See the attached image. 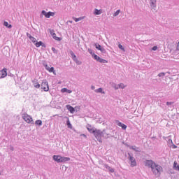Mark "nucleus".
<instances>
[{
	"label": "nucleus",
	"mask_w": 179,
	"mask_h": 179,
	"mask_svg": "<svg viewBox=\"0 0 179 179\" xmlns=\"http://www.w3.org/2000/svg\"><path fill=\"white\" fill-rule=\"evenodd\" d=\"M22 119L24 120V121H25V122H27V124H34V120H33V117L27 113H24L22 115Z\"/></svg>",
	"instance_id": "7ed1b4c3"
},
{
	"label": "nucleus",
	"mask_w": 179,
	"mask_h": 179,
	"mask_svg": "<svg viewBox=\"0 0 179 179\" xmlns=\"http://www.w3.org/2000/svg\"><path fill=\"white\" fill-rule=\"evenodd\" d=\"M52 50L53 51H55V49L54 48H52Z\"/></svg>",
	"instance_id": "37998d69"
},
{
	"label": "nucleus",
	"mask_w": 179,
	"mask_h": 179,
	"mask_svg": "<svg viewBox=\"0 0 179 179\" xmlns=\"http://www.w3.org/2000/svg\"><path fill=\"white\" fill-rule=\"evenodd\" d=\"M144 163L145 166H147V167H150L155 176H158V177H160L162 171H163V167H162V166L156 164V163H155V162L152 160H145Z\"/></svg>",
	"instance_id": "f257e3e1"
},
{
	"label": "nucleus",
	"mask_w": 179,
	"mask_h": 179,
	"mask_svg": "<svg viewBox=\"0 0 179 179\" xmlns=\"http://www.w3.org/2000/svg\"><path fill=\"white\" fill-rule=\"evenodd\" d=\"M90 54H92V56L93 57L94 59H96V61H99L100 57H99L97 55L92 53V52H90Z\"/></svg>",
	"instance_id": "f3484780"
},
{
	"label": "nucleus",
	"mask_w": 179,
	"mask_h": 179,
	"mask_svg": "<svg viewBox=\"0 0 179 179\" xmlns=\"http://www.w3.org/2000/svg\"><path fill=\"white\" fill-rule=\"evenodd\" d=\"M83 136H84L85 138H86V135H85V134H83Z\"/></svg>",
	"instance_id": "c03bdc74"
},
{
	"label": "nucleus",
	"mask_w": 179,
	"mask_h": 179,
	"mask_svg": "<svg viewBox=\"0 0 179 179\" xmlns=\"http://www.w3.org/2000/svg\"><path fill=\"white\" fill-rule=\"evenodd\" d=\"M50 34H52L53 38L55 40H56L57 41H61V40H62V38L57 37V34H55V33L50 32Z\"/></svg>",
	"instance_id": "9b49d317"
},
{
	"label": "nucleus",
	"mask_w": 179,
	"mask_h": 179,
	"mask_svg": "<svg viewBox=\"0 0 179 179\" xmlns=\"http://www.w3.org/2000/svg\"><path fill=\"white\" fill-rule=\"evenodd\" d=\"M130 149H132V150H135L136 152H138V148H136L134 147H131Z\"/></svg>",
	"instance_id": "c9c22d12"
},
{
	"label": "nucleus",
	"mask_w": 179,
	"mask_h": 179,
	"mask_svg": "<svg viewBox=\"0 0 179 179\" xmlns=\"http://www.w3.org/2000/svg\"><path fill=\"white\" fill-rule=\"evenodd\" d=\"M177 50H178V51H179V41L178 43V45H177Z\"/></svg>",
	"instance_id": "79ce46f5"
},
{
	"label": "nucleus",
	"mask_w": 179,
	"mask_h": 179,
	"mask_svg": "<svg viewBox=\"0 0 179 179\" xmlns=\"http://www.w3.org/2000/svg\"><path fill=\"white\" fill-rule=\"evenodd\" d=\"M94 135L95 138L97 139L98 138H101L103 136V132L100 130L95 129V131H94Z\"/></svg>",
	"instance_id": "6e6552de"
},
{
	"label": "nucleus",
	"mask_w": 179,
	"mask_h": 179,
	"mask_svg": "<svg viewBox=\"0 0 179 179\" xmlns=\"http://www.w3.org/2000/svg\"><path fill=\"white\" fill-rule=\"evenodd\" d=\"M87 129L90 132V134H94V132L96 131V129L92 127V125H88L87 127Z\"/></svg>",
	"instance_id": "ddd939ff"
},
{
	"label": "nucleus",
	"mask_w": 179,
	"mask_h": 179,
	"mask_svg": "<svg viewBox=\"0 0 179 179\" xmlns=\"http://www.w3.org/2000/svg\"><path fill=\"white\" fill-rule=\"evenodd\" d=\"M91 89H92V90H94V89H96V87L92 85V86L91 87Z\"/></svg>",
	"instance_id": "a19ab883"
},
{
	"label": "nucleus",
	"mask_w": 179,
	"mask_h": 179,
	"mask_svg": "<svg viewBox=\"0 0 179 179\" xmlns=\"http://www.w3.org/2000/svg\"><path fill=\"white\" fill-rule=\"evenodd\" d=\"M61 92H62V93H69V94L72 93V90H68V89H66V88H63V89H62V90H61Z\"/></svg>",
	"instance_id": "4468645a"
},
{
	"label": "nucleus",
	"mask_w": 179,
	"mask_h": 179,
	"mask_svg": "<svg viewBox=\"0 0 179 179\" xmlns=\"http://www.w3.org/2000/svg\"><path fill=\"white\" fill-rule=\"evenodd\" d=\"M51 68H50L48 65H46L45 66V70L46 71H48V72L50 71V69Z\"/></svg>",
	"instance_id": "e433bc0d"
},
{
	"label": "nucleus",
	"mask_w": 179,
	"mask_h": 179,
	"mask_svg": "<svg viewBox=\"0 0 179 179\" xmlns=\"http://www.w3.org/2000/svg\"><path fill=\"white\" fill-rule=\"evenodd\" d=\"M119 87L120 89H125L126 86L124 85V83L119 84Z\"/></svg>",
	"instance_id": "2f4dec72"
},
{
	"label": "nucleus",
	"mask_w": 179,
	"mask_h": 179,
	"mask_svg": "<svg viewBox=\"0 0 179 179\" xmlns=\"http://www.w3.org/2000/svg\"><path fill=\"white\" fill-rule=\"evenodd\" d=\"M67 121H66V124H67V127L68 128H69L70 129H72V124H71V121H69V117H66Z\"/></svg>",
	"instance_id": "2eb2a0df"
},
{
	"label": "nucleus",
	"mask_w": 179,
	"mask_h": 179,
	"mask_svg": "<svg viewBox=\"0 0 179 179\" xmlns=\"http://www.w3.org/2000/svg\"><path fill=\"white\" fill-rule=\"evenodd\" d=\"M3 26L8 27V29H12V24H9V23H8L6 21L3 22Z\"/></svg>",
	"instance_id": "a211bd4d"
},
{
	"label": "nucleus",
	"mask_w": 179,
	"mask_h": 179,
	"mask_svg": "<svg viewBox=\"0 0 179 179\" xmlns=\"http://www.w3.org/2000/svg\"><path fill=\"white\" fill-rule=\"evenodd\" d=\"M173 149H177V145H173Z\"/></svg>",
	"instance_id": "ea45409f"
},
{
	"label": "nucleus",
	"mask_w": 179,
	"mask_h": 179,
	"mask_svg": "<svg viewBox=\"0 0 179 179\" xmlns=\"http://www.w3.org/2000/svg\"><path fill=\"white\" fill-rule=\"evenodd\" d=\"M107 170H109L110 173H114V169L111 168L109 166H106Z\"/></svg>",
	"instance_id": "cd10ccee"
},
{
	"label": "nucleus",
	"mask_w": 179,
	"mask_h": 179,
	"mask_svg": "<svg viewBox=\"0 0 179 179\" xmlns=\"http://www.w3.org/2000/svg\"><path fill=\"white\" fill-rule=\"evenodd\" d=\"M41 88L44 90V92H48L50 90V87L48 86V82L47 80H43L41 85Z\"/></svg>",
	"instance_id": "20e7f679"
},
{
	"label": "nucleus",
	"mask_w": 179,
	"mask_h": 179,
	"mask_svg": "<svg viewBox=\"0 0 179 179\" xmlns=\"http://www.w3.org/2000/svg\"><path fill=\"white\" fill-rule=\"evenodd\" d=\"M75 62H76L78 65H80V64H82V62L79 60H78V59H76V60H74Z\"/></svg>",
	"instance_id": "f704fd0d"
},
{
	"label": "nucleus",
	"mask_w": 179,
	"mask_h": 179,
	"mask_svg": "<svg viewBox=\"0 0 179 179\" xmlns=\"http://www.w3.org/2000/svg\"><path fill=\"white\" fill-rule=\"evenodd\" d=\"M73 19L75 22H80V20H83V19H85V17H80L78 18L73 17Z\"/></svg>",
	"instance_id": "aec40b11"
},
{
	"label": "nucleus",
	"mask_w": 179,
	"mask_h": 179,
	"mask_svg": "<svg viewBox=\"0 0 179 179\" xmlns=\"http://www.w3.org/2000/svg\"><path fill=\"white\" fill-rule=\"evenodd\" d=\"M49 72H52L54 75H56L55 70H54V67H51L49 70Z\"/></svg>",
	"instance_id": "7c9ffc66"
},
{
	"label": "nucleus",
	"mask_w": 179,
	"mask_h": 179,
	"mask_svg": "<svg viewBox=\"0 0 179 179\" xmlns=\"http://www.w3.org/2000/svg\"><path fill=\"white\" fill-rule=\"evenodd\" d=\"M116 124L118 125V127H121L122 129H127V125L124 124L121 122L117 120Z\"/></svg>",
	"instance_id": "9d476101"
},
{
	"label": "nucleus",
	"mask_w": 179,
	"mask_h": 179,
	"mask_svg": "<svg viewBox=\"0 0 179 179\" xmlns=\"http://www.w3.org/2000/svg\"><path fill=\"white\" fill-rule=\"evenodd\" d=\"M98 62H101V64H107V60L102 59L101 57H99V59L98 60Z\"/></svg>",
	"instance_id": "412c9836"
},
{
	"label": "nucleus",
	"mask_w": 179,
	"mask_h": 179,
	"mask_svg": "<svg viewBox=\"0 0 179 179\" xmlns=\"http://www.w3.org/2000/svg\"><path fill=\"white\" fill-rule=\"evenodd\" d=\"M0 176H1V173H0Z\"/></svg>",
	"instance_id": "49530a36"
},
{
	"label": "nucleus",
	"mask_w": 179,
	"mask_h": 179,
	"mask_svg": "<svg viewBox=\"0 0 179 179\" xmlns=\"http://www.w3.org/2000/svg\"><path fill=\"white\" fill-rule=\"evenodd\" d=\"M95 48H96V50H99V51H101V52H106V49H104V48L101 47V45L99 43H95L94 44Z\"/></svg>",
	"instance_id": "1a4fd4ad"
},
{
	"label": "nucleus",
	"mask_w": 179,
	"mask_h": 179,
	"mask_svg": "<svg viewBox=\"0 0 179 179\" xmlns=\"http://www.w3.org/2000/svg\"><path fill=\"white\" fill-rule=\"evenodd\" d=\"M151 1V4L150 6L152 9H155L156 8V0H150Z\"/></svg>",
	"instance_id": "dca6fc26"
},
{
	"label": "nucleus",
	"mask_w": 179,
	"mask_h": 179,
	"mask_svg": "<svg viewBox=\"0 0 179 179\" xmlns=\"http://www.w3.org/2000/svg\"><path fill=\"white\" fill-rule=\"evenodd\" d=\"M70 23H72V21H69Z\"/></svg>",
	"instance_id": "a18cd8bd"
},
{
	"label": "nucleus",
	"mask_w": 179,
	"mask_h": 179,
	"mask_svg": "<svg viewBox=\"0 0 179 179\" xmlns=\"http://www.w3.org/2000/svg\"><path fill=\"white\" fill-rule=\"evenodd\" d=\"M173 169H174V170H178V171H179V166L177 164V162H174Z\"/></svg>",
	"instance_id": "b1692460"
},
{
	"label": "nucleus",
	"mask_w": 179,
	"mask_h": 179,
	"mask_svg": "<svg viewBox=\"0 0 179 179\" xmlns=\"http://www.w3.org/2000/svg\"><path fill=\"white\" fill-rule=\"evenodd\" d=\"M35 124H36V125L41 126V125H43V122H42L41 120H36V121L35 122Z\"/></svg>",
	"instance_id": "bb28decb"
},
{
	"label": "nucleus",
	"mask_w": 179,
	"mask_h": 179,
	"mask_svg": "<svg viewBox=\"0 0 179 179\" xmlns=\"http://www.w3.org/2000/svg\"><path fill=\"white\" fill-rule=\"evenodd\" d=\"M121 12V10H117L114 14L113 16H118L120 15V13Z\"/></svg>",
	"instance_id": "c85d7f7f"
},
{
	"label": "nucleus",
	"mask_w": 179,
	"mask_h": 179,
	"mask_svg": "<svg viewBox=\"0 0 179 179\" xmlns=\"http://www.w3.org/2000/svg\"><path fill=\"white\" fill-rule=\"evenodd\" d=\"M152 51H156V50H157V46H154L152 48Z\"/></svg>",
	"instance_id": "4c0bfd02"
},
{
	"label": "nucleus",
	"mask_w": 179,
	"mask_h": 179,
	"mask_svg": "<svg viewBox=\"0 0 179 179\" xmlns=\"http://www.w3.org/2000/svg\"><path fill=\"white\" fill-rule=\"evenodd\" d=\"M8 69H3L1 71H0V79H3V78H6L8 76Z\"/></svg>",
	"instance_id": "0eeeda50"
},
{
	"label": "nucleus",
	"mask_w": 179,
	"mask_h": 179,
	"mask_svg": "<svg viewBox=\"0 0 179 179\" xmlns=\"http://www.w3.org/2000/svg\"><path fill=\"white\" fill-rule=\"evenodd\" d=\"M36 47L38 48V47H41V45H43V42L42 41H39V42H36L35 43Z\"/></svg>",
	"instance_id": "a878e982"
},
{
	"label": "nucleus",
	"mask_w": 179,
	"mask_h": 179,
	"mask_svg": "<svg viewBox=\"0 0 179 179\" xmlns=\"http://www.w3.org/2000/svg\"><path fill=\"white\" fill-rule=\"evenodd\" d=\"M129 160L130 161V166L131 167H135L136 166V159H135V157L131 156V155L129 154Z\"/></svg>",
	"instance_id": "423d86ee"
},
{
	"label": "nucleus",
	"mask_w": 179,
	"mask_h": 179,
	"mask_svg": "<svg viewBox=\"0 0 179 179\" xmlns=\"http://www.w3.org/2000/svg\"><path fill=\"white\" fill-rule=\"evenodd\" d=\"M70 54L72 57V59H73V61H76V55H75V53H73V51H71L70 52Z\"/></svg>",
	"instance_id": "393cba45"
},
{
	"label": "nucleus",
	"mask_w": 179,
	"mask_h": 179,
	"mask_svg": "<svg viewBox=\"0 0 179 179\" xmlns=\"http://www.w3.org/2000/svg\"><path fill=\"white\" fill-rule=\"evenodd\" d=\"M118 47L120 50H122V51H125V48H124V46H122V45L119 44Z\"/></svg>",
	"instance_id": "473e14b6"
},
{
	"label": "nucleus",
	"mask_w": 179,
	"mask_h": 179,
	"mask_svg": "<svg viewBox=\"0 0 179 179\" xmlns=\"http://www.w3.org/2000/svg\"><path fill=\"white\" fill-rule=\"evenodd\" d=\"M95 93H102L103 94H104L106 92L103 91V88H99L95 90Z\"/></svg>",
	"instance_id": "6ab92c4d"
},
{
	"label": "nucleus",
	"mask_w": 179,
	"mask_h": 179,
	"mask_svg": "<svg viewBox=\"0 0 179 179\" xmlns=\"http://www.w3.org/2000/svg\"><path fill=\"white\" fill-rule=\"evenodd\" d=\"M53 160H55V162H57V163H64L65 162H69V160H71V158L62 157L61 155H54Z\"/></svg>",
	"instance_id": "f03ea898"
},
{
	"label": "nucleus",
	"mask_w": 179,
	"mask_h": 179,
	"mask_svg": "<svg viewBox=\"0 0 179 179\" xmlns=\"http://www.w3.org/2000/svg\"><path fill=\"white\" fill-rule=\"evenodd\" d=\"M165 75H166V73H159L158 74V76H159V78H162V76H165Z\"/></svg>",
	"instance_id": "72a5a7b5"
},
{
	"label": "nucleus",
	"mask_w": 179,
	"mask_h": 179,
	"mask_svg": "<svg viewBox=\"0 0 179 179\" xmlns=\"http://www.w3.org/2000/svg\"><path fill=\"white\" fill-rule=\"evenodd\" d=\"M103 13V11L101 10H94V15H101Z\"/></svg>",
	"instance_id": "4be33fe9"
},
{
	"label": "nucleus",
	"mask_w": 179,
	"mask_h": 179,
	"mask_svg": "<svg viewBox=\"0 0 179 179\" xmlns=\"http://www.w3.org/2000/svg\"><path fill=\"white\" fill-rule=\"evenodd\" d=\"M171 104H173V102H166V106H171Z\"/></svg>",
	"instance_id": "58836bf2"
},
{
	"label": "nucleus",
	"mask_w": 179,
	"mask_h": 179,
	"mask_svg": "<svg viewBox=\"0 0 179 179\" xmlns=\"http://www.w3.org/2000/svg\"><path fill=\"white\" fill-rule=\"evenodd\" d=\"M34 87H36V89H40V83H34Z\"/></svg>",
	"instance_id": "c756f323"
},
{
	"label": "nucleus",
	"mask_w": 179,
	"mask_h": 179,
	"mask_svg": "<svg viewBox=\"0 0 179 179\" xmlns=\"http://www.w3.org/2000/svg\"><path fill=\"white\" fill-rule=\"evenodd\" d=\"M42 15H43V16H45V17H46L47 19H50V17H54L55 16V13L54 12H45V10H42Z\"/></svg>",
	"instance_id": "39448f33"
},
{
	"label": "nucleus",
	"mask_w": 179,
	"mask_h": 179,
	"mask_svg": "<svg viewBox=\"0 0 179 179\" xmlns=\"http://www.w3.org/2000/svg\"><path fill=\"white\" fill-rule=\"evenodd\" d=\"M29 40L34 43V44H36L37 43V39L33 36H29Z\"/></svg>",
	"instance_id": "5701e85b"
},
{
	"label": "nucleus",
	"mask_w": 179,
	"mask_h": 179,
	"mask_svg": "<svg viewBox=\"0 0 179 179\" xmlns=\"http://www.w3.org/2000/svg\"><path fill=\"white\" fill-rule=\"evenodd\" d=\"M66 108L71 113V114H73L75 113V108L71 106V105H66Z\"/></svg>",
	"instance_id": "f8f14e48"
}]
</instances>
